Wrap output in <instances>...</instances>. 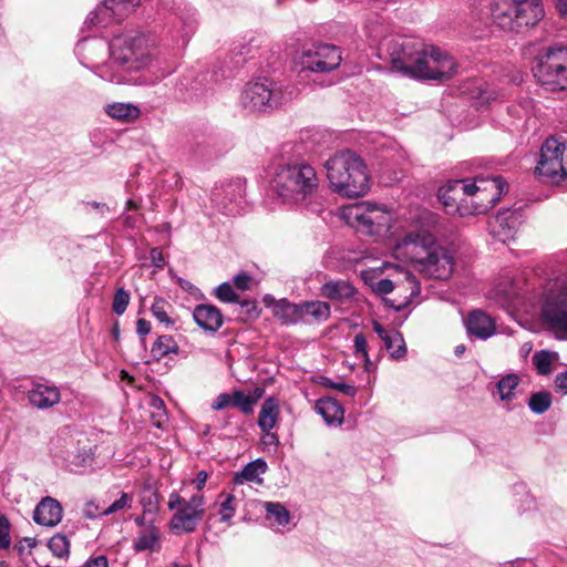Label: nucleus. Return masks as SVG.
I'll list each match as a JSON object with an SVG mask.
<instances>
[{
    "instance_id": "1",
    "label": "nucleus",
    "mask_w": 567,
    "mask_h": 567,
    "mask_svg": "<svg viewBox=\"0 0 567 567\" xmlns=\"http://www.w3.org/2000/svg\"><path fill=\"white\" fill-rule=\"evenodd\" d=\"M110 61L101 69V78L113 83H128V74L151 62L146 39L140 33L115 35L110 42Z\"/></svg>"
},
{
    "instance_id": "2",
    "label": "nucleus",
    "mask_w": 567,
    "mask_h": 567,
    "mask_svg": "<svg viewBox=\"0 0 567 567\" xmlns=\"http://www.w3.org/2000/svg\"><path fill=\"white\" fill-rule=\"evenodd\" d=\"M331 189L340 196L357 198L370 189V176L364 161L354 152L336 153L326 163Z\"/></svg>"
},
{
    "instance_id": "3",
    "label": "nucleus",
    "mask_w": 567,
    "mask_h": 567,
    "mask_svg": "<svg viewBox=\"0 0 567 567\" xmlns=\"http://www.w3.org/2000/svg\"><path fill=\"white\" fill-rule=\"evenodd\" d=\"M416 270L429 278L447 279L453 271L450 251L436 243L429 231L409 233L402 239Z\"/></svg>"
},
{
    "instance_id": "4",
    "label": "nucleus",
    "mask_w": 567,
    "mask_h": 567,
    "mask_svg": "<svg viewBox=\"0 0 567 567\" xmlns=\"http://www.w3.org/2000/svg\"><path fill=\"white\" fill-rule=\"evenodd\" d=\"M271 187L284 202L301 203L310 199L318 190L319 179L310 164L303 161L290 162L277 168Z\"/></svg>"
},
{
    "instance_id": "5",
    "label": "nucleus",
    "mask_w": 567,
    "mask_h": 567,
    "mask_svg": "<svg viewBox=\"0 0 567 567\" xmlns=\"http://www.w3.org/2000/svg\"><path fill=\"white\" fill-rule=\"evenodd\" d=\"M536 81L549 92L567 89V48L550 47L539 53L532 68Z\"/></svg>"
},
{
    "instance_id": "6",
    "label": "nucleus",
    "mask_w": 567,
    "mask_h": 567,
    "mask_svg": "<svg viewBox=\"0 0 567 567\" xmlns=\"http://www.w3.org/2000/svg\"><path fill=\"white\" fill-rule=\"evenodd\" d=\"M293 97V90L284 89L274 81L264 78L248 83L241 92L244 109L250 112H267L282 106Z\"/></svg>"
},
{
    "instance_id": "7",
    "label": "nucleus",
    "mask_w": 567,
    "mask_h": 567,
    "mask_svg": "<svg viewBox=\"0 0 567 567\" xmlns=\"http://www.w3.org/2000/svg\"><path fill=\"white\" fill-rule=\"evenodd\" d=\"M478 181L484 182L483 178L478 177L473 182L468 179H453L440 187L437 197L446 212L450 214H458L460 216L483 213V207L473 204L468 205L470 197L474 196L481 189V187L476 185Z\"/></svg>"
},
{
    "instance_id": "8",
    "label": "nucleus",
    "mask_w": 567,
    "mask_h": 567,
    "mask_svg": "<svg viewBox=\"0 0 567 567\" xmlns=\"http://www.w3.org/2000/svg\"><path fill=\"white\" fill-rule=\"evenodd\" d=\"M384 47L392 69L413 79L415 69L420 65L424 45L413 39L398 37L386 40Z\"/></svg>"
},
{
    "instance_id": "9",
    "label": "nucleus",
    "mask_w": 567,
    "mask_h": 567,
    "mask_svg": "<svg viewBox=\"0 0 567 567\" xmlns=\"http://www.w3.org/2000/svg\"><path fill=\"white\" fill-rule=\"evenodd\" d=\"M456 72L457 63L452 55L439 48L432 47L427 51L424 47L413 79L446 82L454 78Z\"/></svg>"
},
{
    "instance_id": "10",
    "label": "nucleus",
    "mask_w": 567,
    "mask_h": 567,
    "mask_svg": "<svg viewBox=\"0 0 567 567\" xmlns=\"http://www.w3.org/2000/svg\"><path fill=\"white\" fill-rule=\"evenodd\" d=\"M544 14L542 0L514 1L498 13V28L519 32L525 27L535 25Z\"/></svg>"
},
{
    "instance_id": "11",
    "label": "nucleus",
    "mask_w": 567,
    "mask_h": 567,
    "mask_svg": "<svg viewBox=\"0 0 567 567\" xmlns=\"http://www.w3.org/2000/svg\"><path fill=\"white\" fill-rule=\"evenodd\" d=\"M565 150V144L555 137H549L543 143L535 173L544 182L559 184L567 178V172L563 165Z\"/></svg>"
},
{
    "instance_id": "12",
    "label": "nucleus",
    "mask_w": 567,
    "mask_h": 567,
    "mask_svg": "<svg viewBox=\"0 0 567 567\" xmlns=\"http://www.w3.org/2000/svg\"><path fill=\"white\" fill-rule=\"evenodd\" d=\"M205 501L202 494L193 495L184 501L169 522V528L175 535L190 534L196 530L205 515Z\"/></svg>"
},
{
    "instance_id": "13",
    "label": "nucleus",
    "mask_w": 567,
    "mask_h": 567,
    "mask_svg": "<svg viewBox=\"0 0 567 567\" xmlns=\"http://www.w3.org/2000/svg\"><path fill=\"white\" fill-rule=\"evenodd\" d=\"M342 61L338 47L332 44H318L303 51L300 56L302 71L326 73L336 70Z\"/></svg>"
},
{
    "instance_id": "14",
    "label": "nucleus",
    "mask_w": 567,
    "mask_h": 567,
    "mask_svg": "<svg viewBox=\"0 0 567 567\" xmlns=\"http://www.w3.org/2000/svg\"><path fill=\"white\" fill-rule=\"evenodd\" d=\"M262 301L282 326L301 323L300 303L291 302L287 298L277 300L272 295H266Z\"/></svg>"
},
{
    "instance_id": "15",
    "label": "nucleus",
    "mask_w": 567,
    "mask_h": 567,
    "mask_svg": "<svg viewBox=\"0 0 567 567\" xmlns=\"http://www.w3.org/2000/svg\"><path fill=\"white\" fill-rule=\"evenodd\" d=\"M464 324L468 336L481 340L494 336L496 329L494 318L480 309L472 310L464 319Z\"/></svg>"
},
{
    "instance_id": "16",
    "label": "nucleus",
    "mask_w": 567,
    "mask_h": 567,
    "mask_svg": "<svg viewBox=\"0 0 567 567\" xmlns=\"http://www.w3.org/2000/svg\"><path fill=\"white\" fill-rule=\"evenodd\" d=\"M63 516L61 504L53 497H43L33 511V520L38 525L54 527Z\"/></svg>"
},
{
    "instance_id": "17",
    "label": "nucleus",
    "mask_w": 567,
    "mask_h": 567,
    "mask_svg": "<svg viewBox=\"0 0 567 567\" xmlns=\"http://www.w3.org/2000/svg\"><path fill=\"white\" fill-rule=\"evenodd\" d=\"M193 318L199 328L209 333L217 332L224 323L221 311L208 303L197 305L193 310Z\"/></svg>"
},
{
    "instance_id": "18",
    "label": "nucleus",
    "mask_w": 567,
    "mask_h": 567,
    "mask_svg": "<svg viewBox=\"0 0 567 567\" xmlns=\"http://www.w3.org/2000/svg\"><path fill=\"white\" fill-rule=\"evenodd\" d=\"M29 403L40 410L54 406L61 400V393L58 386L35 383L28 391Z\"/></svg>"
},
{
    "instance_id": "19",
    "label": "nucleus",
    "mask_w": 567,
    "mask_h": 567,
    "mask_svg": "<svg viewBox=\"0 0 567 567\" xmlns=\"http://www.w3.org/2000/svg\"><path fill=\"white\" fill-rule=\"evenodd\" d=\"M357 293L354 286L348 280H329L321 286V295L332 301L346 303Z\"/></svg>"
},
{
    "instance_id": "20",
    "label": "nucleus",
    "mask_w": 567,
    "mask_h": 567,
    "mask_svg": "<svg viewBox=\"0 0 567 567\" xmlns=\"http://www.w3.org/2000/svg\"><path fill=\"white\" fill-rule=\"evenodd\" d=\"M315 410L320 414L328 425H341L344 410L333 398L326 396L316 401Z\"/></svg>"
},
{
    "instance_id": "21",
    "label": "nucleus",
    "mask_w": 567,
    "mask_h": 567,
    "mask_svg": "<svg viewBox=\"0 0 567 567\" xmlns=\"http://www.w3.org/2000/svg\"><path fill=\"white\" fill-rule=\"evenodd\" d=\"M301 323L323 322L330 318L331 308L320 300L300 302Z\"/></svg>"
},
{
    "instance_id": "22",
    "label": "nucleus",
    "mask_w": 567,
    "mask_h": 567,
    "mask_svg": "<svg viewBox=\"0 0 567 567\" xmlns=\"http://www.w3.org/2000/svg\"><path fill=\"white\" fill-rule=\"evenodd\" d=\"M522 221L519 212H498V240L507 244L514 239Z\"/></svg>"
},
{
    "instance_id": "23",
    "label": "nucleus",
    "mask_w": 567,
    "mask_h": 567,
    "mask_svg": "<svg viewBox=\"0 0 567 567\" xmlns=\"http://www.w3.org/2000/svg\"><path fill=\"white\" fill-rule=\"evenodd\" d=\"M544 317L548 323L567 338V299L547 305L544 308Z\"/></svg>"
},
{
    "instance_id": "24",
    "label": "nucleus",
    "mask_w": 567,
    "mask_h": 567,
    "mask_svg": "<svg viewBox=\"0 0 567 567\" xmlns=\"http://www.w3.org/2000/svg\"><path fill=\"white\" fill-rule=\"evenodd\" d=\"M279 416V404L276 398H267L259 412L258 425L262 432L269 433Z\"/></svg>"
},
{
    "instance_id": "25",
    "label": "nucleus",
    "mask_w": 567,
    "mask_h": 567,
    "mask_svg": "<svg viewBox=\"0 0 567 567\" xmlns=\"http://www.w3.org/2000/svg\"><path fill=\"white\" fill-rule=\"evenodd\" d=\"M133 548L136 553L144 550L158 551L161 549V535L158 529L152 526L142 530L134 540Z\"/></svg>"
},
{
    "instance_id": "26",
    "label": "nucleus",
    "mask_w": 567,
    "mask_h": 567,
    "mask_svg": "<svg viewBox=\"0 0 567 567\" xmlns=\"http://www.w3.org/2000/svg\"><path fill=\"white\" fill-rule=\"evenodd\" d=\"M106 114L115 120L122 122H131L138 118L141 111L140 109L131 103H112L105 109Z\"/></svg>"
},
{
    "instance_id": "27",
    "label": "nucleus",
    "mask_w": 567,
    "mask_h": 567,
    "mask_svg": "<svg viewBox=\"0 0 567 567\" xmlns=\"http://www.w3.org/2000/svg\"><path fill=\"white\" fill-rule=\"evenodd\" d=\"M268 465L264 458H257L255 461L249 462L244 466L240 473L235 475V483L255 482L258 480L260 474L267 472Z\"/></svg>"
},
{
    "instance_id": "28",
    "label": "nucleus",
    "mask_w": 567,
    "mask_h": 567,
    "mask_svg": "<svg viewBox=\"0 0 567 567\" xmlns=\"http://www.w3.org/2000/svg\"><path fill=\"white\" fill-rule=\"evenodd\" d=\"M179 351L177 342L172 336L163 334L159 336L154 342L151 353L157 361L168 355L169 353L177 354Z\"/></svg>"
},
{
    "instance_id": "29",
    "label": "nucleus",
    "mask_w": 567,
    "mask_h": 567,
    "mask_svg": "<svg viewBox=\"0 0 567 567\" xmlns=\"http://www.w3.org/2000/svg\"><path fill=\"white\" fill-rule=\"evenodd\" d=\"M223 194H226V195H231V199H236V197H240L241 196V187L239 184H228L226 185L225 188H214L213 193H212V200L215 203V205L220 208L223 210L224 214H233L234 213V208L233 207H229L228 204H225L223 203V200L220 199L221 195Z\"/></svg>"
},
{
    "instance_id": "30",
    "label": "nucleus",
    "mask_w": 567,
    "mask_h": 567,
    "mask_svg": "<svg viewBox=\"0 0 567 567\" xmlns=\"http://www.w3.org/2000/svg\"><path fill=\"white\" fill-rule=\"evenodd\" d=\"M557 360L558 353L548 350L536 351L532 357V362L540 375L550 374L553 371L551 365Z\"/></svg>"
},
{
    "instance_id": "31",
    "label": "nucleus",
    "mask_w": 567,
    "mask_h": 567,
    "mask_svg": "<svg viewBox=\"0 0 567 567\" xmlns=\"http://www.w3.org/2000/svg\"><path fill=\"white\" fill-rule=\"evenodd\" d=\"M141 0H109L106 7L102 8L100 12L115 13L117 17L124 19L140 4Z\"/></svg>"
},
{
    "instance_id": "32",
    "label": "nucleus",
    "mask_w": 567,
    "mask_h": 567,
    "mask_svg": "<svg viewBox=\"0 0 567 567\" xmlns=\"http://www.w3.org/2000/svg\"><path fill=\"white\" fill-rule=\"evenodd\" d=\"M383 343L390 355L394 359H401L406 354L404 339L402 334L396 330H392V333L386 336V338L383 340Z\"/></svg>"
},
{
    "instance_id": "33",
    "label": "nucleus",
    "mask_w": 567,
    "mask_h": 567,
    "mask_svg": "<svg viewBox=\"0 0 567 567\" xmlns=\"http://www.w3.org/2000/svg\"><path fill=\"white\" fill-rule=\"evenodd\" d=\"M109 3V0H105L101 6H99L94 11H92L86 20L85 23L94 27H102L105 28L112 22H118L122 20V18L117 17L115 13H105V12H99L102 8L106 7Z\"/></svg>"
},
{
    "instance_id": "34",
    "label": "nucleus",
    "mask_w": 567,
    "mask_h": 567,
    "mask_svg": "<svg viewBox=\"0 0 567 567\" xmlns=\"http://www.w3.org/2000/svg\"><path fill=\"white\" fill-rule=\"evenodd\" d=\"M264 506L268 520L274 522L279 526H285L289 523L290 513L282 504L266 502Z\"/></svg>"
},
{
    "instance_id": "35",
    "label": "nucleus",
    "mask_w": 567,
    "mask_h": 567,
    "mask_svg": "<svg viewBox=\"0 0 567 567\" xmlns=\"http://www.w3.org/2000/svg\"><path fill=\"white\" fill-rule=\"evenodd\" d=\"M551 405V394L547 391L535 392L528 400V406L536 414L545 413Z\"/></svg>"
},
{
    "instance_id": "36",
    "label": "nucleus",
    "mask_w": 567,
    "mask_h": 567,
    "mask_svg": "<svg viewBox=\"0 0 567 567\" xmlns=\"http://www.w3.org/2000/svg\"><path fill=\"white\" fill-rule=\"evenodd\" d=\"M519 384L517 374H507L498 380V395L502 400H509L515 395V390Z\"/></svg>"
},
{
    "instance_id": "37",
    "label": "nucleus",
    "mask_w": 567,
    "mask_h": 567,
    "mask_svg": "<svg viewBox=\"0 0 567 567\" xmlns=\"http://www.w3.org/2000/svg\"><path fill=\"white\" fill-rule=\"evenodd\" d=\"M256 402L257 399L246 395L241 390H235L231 394L233 405L240 409L244 414H250Z\"/></svg>"
},
{
    "instance_id": "38",
    "label": "nucleus",
    "mask_w": 567,
    "mask_h": 567,
    "mask_svg": "<svg viewBox=\"0 0 567 567\" xmlns=\"http://www.w3.org/2000/svg\"><path fill=\"white\" fill-rule=\"evenodd\" d=\"M48 547L56 557H64L69 555L70 551V542L66 536L56 534L50 538L48 543Z\"/></svg>"
},
{
    "instance_id": "39",
    "label": "nucleus",
    "mask_w": 567,
    "mask_h": 567,
    "mask_svg": "<svg viewBox=\"0 0 567 567\" xmlns=\"http://www.w3.org/2000/svg\"><path fill=\"white\" fill-rule=\"evenodd\" d=\"M130 293L124 288H118L115 291L113 303H112V310L117 316H121L125 312L128 303H130Z\"/></svg>"
},
{
    "instance_id": "40",
    "label": "nucleus",
    "mask_w": 567,
    "mask_h": 567,
    "mask_svg": "<svg viewBox=\"0 0 567 567\" xmlns=\"http://www.w3.org/2000/svg\"><path fill=\"white\" fill-rule=\"evenodd\" d=\"M215 296L223 302H239V296L228 282H223L215 288Z\"/></svg>"
},
{
    "instance_id": "41",
    "label": "nucleus",
    "mask_w": 567,
    "mask_h": 567,
    "mask_svg": "<svg viewBox=\"0 0 567 567\" xmlns=\"http://www.w3.org/2000/svg\"><path fill=\"white\" fill-rule=\"evenodd\" d=\"M132 502H133V496L125 492H122L120 498L114 501L107 508H105L103 511L102 514L104 516H107V515L114 514L116 512H120L124 508H131Z\"/></svg>"
},
{
    "instance_id": "42",
    "label": "nucleus",
    "mask_w": 567,
    "mask_h": 567,
    "mask_svg": "<svg viewBox=\"0 0 567 567\" xmlns=\"http://www.w3.org/2000/svg\"><path fill=\"white\" fill-rule=\"evenodd\" d=\"M165 305H166L165 299L157 297V298H155V300L152 305L151 311H152L153 316L159 322H163L166 324H173V320L169 318V316L167 315V312L165 310Z\"/></svg>"
},
{
    "instance_id": "43",
    "label": "nucleus",
    "mask_w": 567,
    "mask_h": 567,
    "mask_svg": "<svg viewBox=\"0 0 567 567\" xmlns=\"http://www.w3.org/2000/svg\"><path fill=\"white\" fill-rule=\"evenodd\" d=\"M321 384L326 388L338 390L348 396H354L357 394V389L354 385L344 382H334L326 377L322 378Z\"/></svg>"
},
{
    "instance_id": "44",
    "label": "nucleus",
    "mask_w": 567,
    "mask_h": 567,
    "mask_svg": "<svg viewBox=\"0 0 567 567\" xmlns=\"http://www.w3.org/2000/svg\"><path fill=\"white\" fill-rule=\"evenodd\" d=\"M235 496L233 494L226 495L225 499L220 504V520L221 522H228L231 519V517L235 515Z\"/></svg>"
},
{
    "instance_id": "45",
    "label": "nucleus",
    "mask_w": 567,
    "mask_h": 567,
    "mask_svg": "<svg viewBox=\"0 0 567 567\" xmlns=\"http://www.w3.org/2000/svg\"><path fill=\"white\" fill-rule=\"evenodd\" d=\"M245 311L246 319H257L260 315V309L255 300H239L238 302Z\"/></svg>"
},
{
    "instance_id": "46",
    "label": "nucleus",
    "mask_w": 567,
    "mask_h": 567,
    "mask_svg": "<svg viewBox=\"0 0 567 567\" xmlns=\"http://www.w3.org/2000/svg\"><path fill=\"white\" fill-rule=\"evenodd\" d=\"M353 343H354L355 353L357 354L361 353L362 357L365 359V362L368 363L369 362L368 344H367V339H365L364 334L357 333L354 336Z\"/></svg>"
},
{
    "instance_id": "47",
    "label": "nucleus",
    "mask_w": 567,
    "mask_h": 567,
    "mask_svg": "<svg viewBox=\"0 0 567 567\" xmlns=\"http://www.w3.org/2000/svg\"><path fill=\"white\" fill-rule=\"evenodd\" d=\"M554 388L557 393L567 394V370L558 373L554 380Z\"/></svg>"
},
{
    "instance_id": "48",
    "label": "nucleus",
    "mask_w": 567,
    "mask_h": 567,
    "mask_svg": "<svg viewBox=\"0 0 567 567\" xmlns=\"http://www.w3.org/2000/svg\"><path fill=\"white\" fill-rule=\"evenodd\" d=\"M150 258H151L152 265L155 268H158V269L164 268L166 260H165V257L159 248H157V247L152 248L150 251Z\"/></svg>"
},
{
    "instance_id": "49",
    "label": "nucleus",
    "mask_w": 567,
    "mask_h": 567,
    "mask_svg": "<svg viewBox=\"0 0 567 567\" xmlns=\"http://www.w3.org/2000/svg\"><path fill=\"white\" fill-rule=\"evenodd\" d=\"M229 405H233L231 403V394L229 393H220L215 401L212 404V408L216 411L223 410Z\"/></svg>"
},
{
    "instance_id": "50",
    "label": "nucleus",
    "mask_w": 567,
    "mask_h": 567,
    "mask_svg": "<svg viewBox=\"0 0 567 567\" xmlns=\"http://www.w3.org/2000/svg\"><path fill=\"white\" fill-rule=\"evenodd\" d=\"M393 289H394L393 281L391 279H388V278L380 279L375 284V287H374V291L380 293V295H388V293L392 292Z\"/></svg>"
},
{
    "instance_id": "51",
    "label": "nucleus",
    "mask_w": 567,
    "mask_h": 567,
    "mask_svg": "<svg viewBox=\"0 0 567 567\" xmlns=\"http://www.w3.org/2000/svg\"><path fill=\"white\" fill-rule=\"evenodd\" d=\"M234 285L240 290H248L250 288L251 277L247 274H238L234 277Z\"/></svg>"
},
{
    "instance_id": "52",
    "label": "nucleus",
    "mask_w": 567,
    "mask_h": 567,
    "mask_svg": "<svg viewBox=\"0 0 567 567\" xmlns=\"http://www.w3.org/2000/svg\"><path fill=\"white\" fill-rule=\"evenodd\" d=\"M83 567H109V560L105 555H99L89 558Z\"/></svg>"
},
{
    "instance_id": "53",
    "label": "nucleus",
    "mask_w": 567,
    "mask_h": 567,
    "mask_svg": "<svg viewBox=\"0 0 567 567\" xmlns=\"http://www.w3.org/2000/svg\"><path fill=\"white\" fill-rule=\"evenodd\" d=\"M150 331H151V322L143 318L138 319L136 322L137 334L143 338L146 334H148Z\"/></svg>"
},
{
    "instance_id": "54",
    "label": "nucleus",
    "mask_w": 567,
    "mask_h": 567,
    "mask_svg": "<svg viewBox=\"0 0 567 567\" xmlns=\"http://www.w3.org/2000/svg\"><path fill=\"white\" fill-rule=\"evenodd\" d=\"M184 498L181 497V495L178 493H172L169 495V499H168V503H167V506H168V509L171 511H174V509H178L182 504L184 503Z\"/></svg>"
},
{
    "instance_id": "55",
    "label": "nucleus",
    "mask_w": 567,
    "mask_h": 567,
    "mask_svg": "<svg viewBox=\"0 0 567 567\" xmlns=\"http://www.w3.org/2000/svg\"><path fill=\"white\" fill-rule=\"evenodd\" d=\"M208 474L206 471H200L197 473L196 478L194 480V483L196 485L197 491H202L207 482Z\"/></svg>"
},
{
    "instance_id": "56",
    "label": "nucleus",
    "mask_w": 567,
    "mask_h": 567,
    "mask_svg": "<svg viewBox=\"0 0 567 567\" xmlns=\"http://www.w3.org/2000/svg\"><path fill=\"white\" fill-rule=\"evenodd\" d=\"M151 404L154 409L158 411V416H165L164 401L159 396H153Z\"/></svg>"
},
{
    "instance_id": "57",
    "label": "nucleus",
    "mask_w": 567,
    "mask_h": 567,
    "mask_svg": "<svg viewBox=\"0 0 567 567\" xmlns=\"http://www.w3.org/2000/svg\"><path fill=\"white\" fill-rule=\"evenodd\" d=\"M372 326L374 332L380 337V339H382V341L386 338V336H389V333H392V330H386L380 322L375 320L373 321Z\"/></svg>"
},
{
    "instance_id": "58",
    "label": "nucleus",
    "mask_w": 567,
    "mask_h": 567,
    "mask_svg": "<svg viewBox=\"0 0 567 567\" xmlns=\"http://www.w3.org/2000/svg\"><path fill=\"white\" fill-rule=\"evenodd\" d=\"M76 458H79V461L75 462L76 465H86V464H90L92 463L93 461V455L86 451H84L83 453H80Z\"/></svg>"
},
{
    "instance_id": "59",
    "label": "nucleus",
    "mask_w": 567,
    "mask_h": 567,
    "mask_svg": "<svg viewBox=\"0 0 567 567\" xmlns=\"http://www.w3.org/2000/svg\"><path fill=\"white\" fill-rule=\"evenodd\" d=\"M0 534L10 535V522L2 514H0Z\"/></svg>"
},
{
    "instance_id": "60",
    "label": "nucleus",
    "mask_w": 567,
    "mask_h": 567,
    "mask_svg": "<svg viewBox=\"0 0 567 567\" xmlns=\"http://www.w3.org/2000/svg\"><path fill=\"white\" fill-rule=\"evenodd\" d=\"M405 278L410 284L413 285L411 296L417 295L420 292V284L415 280L414 275H412L411 272H406Z\"/></svg>"
},
{
    "instance_id": "61",
    "label": "nucleus",
    "mask_w": 567,
    "mask_h": 567,
    "mask_svg": "<svg viewBox=\"0 0 567 567\" xmlns=\"http://www.w3.org/2000/svg\"><path fill=\"white\" fill-rule=\"evenodd\" d=\"M556 8L563 17L567 18V0H557Z\"/></svg>"
},
{
    "instance_id": "62",
    "label": "nucleus",
    "mask_w": 567,
    "mask_h": 567,
    "mask_svg": "<svg viewBox=\"0 0 567 567\" xmlns=\"http://www.w3.org/2000/svg\"><path fill=\"white\" fill-rule=\"evenodd\" d=\"M10 545H11L10 535L0 534V550L9 548Z\"/></svg>"
},
{
    "instance_id": "63",
    "label": "nucleus",
    "mask_w": 567,
    "mask_h": 567,
    "mask_svg": "<svg viewBox=\"0 0 567 567\" xmlns=\"http://www.w3.org/2000/svg\"><path fill=\"white\" fill-rule=\"evenodd\" d=\"M89 206H91L92 208L94 209H99L101 210V213L103 214L105 210H109V207L106 206V204L104 203H99V202H95V200H92V202H87L86 203Z\"/></svg>"
},
{
    "instance_id": "64",
    "label": "nucleus",
    "mask_w": 567,
    "mask_h": 567,
    "mask_svg": "<svg viewBox=\"0 0 567 567\" xmlns=\"http://www.w3.org/2000/svg\"><path fill=\"white\" fill-rule=\"evenodd\" d=\"M357 219H358L361 224H363V225H365V226H368V227H370V226L374 225V220H373V218H372L370 215H361V216H357Z\"/></svg>"
}]
</instances>
